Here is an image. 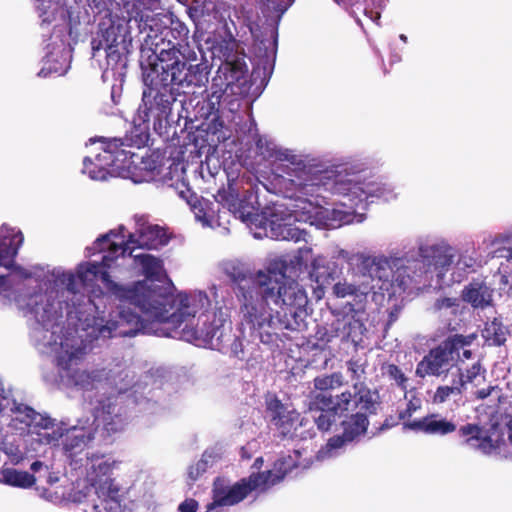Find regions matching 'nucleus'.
I'll return each instance as SVG.
<instances>
[{"label": "nucleus", "mask_w": 512, "mask_h": 512, "mask_svg": "<svg viewBox=\"0 0 512 512\" xmlns=\"http://www.w3.org/2000/svg\"><path fill=\"white\" fill-rule=\"evenodd\" d=\"M19 229L2 225V267L11 275L29 277L25 269L16 266L13 258L23 243ZM33 275L40 281L39 290L29 294L23 308L36 322L32 337L42 353L53 352V343L62 337H86L88 341H107L109 338L94 336L92 330L114 318L108 310L109 297L105 294L85 298L80 293L81 286H89L96 281L84 282L79 273L66 271L62 267L45 269L35 267Z\"/></svg>", "instance_id": "1"}, {"label": "nucleus", "mask_w": 512, "mask_h": 512, "mask_svg": "<svg viewBox=\"0 0 512 512\" xmlns=\"http://www.w3.org/2000/svg\"><path fill=\"white\" fill-rule=\"evenodd\" d=\"M146 283H140L131 297L140 305L141 315L119 313V319H111L106 325L92 330L100 338L131 337L137 333L154 334L194 343L198 346H219L230 331L227 311L218 308L209 311L212 300L200 290L180 292L169 289L150 291Z\"/></svg>", "instance_id": "2"}, {"label": "nucleus", "mask_w": 512, "mask_h": 512, "mask_svg": "<svg viewBox=\"0 0 512 512\" xmlns=\"http://www.w3.org/2000/svg\"><path fill=\"white\" fill-rule=\"evenodd\" d=\"M259 153L266 159L279 162L273 173L272 184L284 197L293 200L290 207L276 204L270 214V219L258 213L257 196L252 190L240 195L229 186L219 192L216 201L227 208L235 218H239L248 226H255L263 232H255L254 237H270L275 240L300 241L305 239L304 229L295 223L294 209L300 200H312L319 195V187L324 172H313L300 156L291 150L278 146L274 141L260 137L256 142Z\"/></svg>", "instance_id": "3"}, {"label": "nucleus", "mask_w": 512, "mask_h": 512, "mask_svg": "<svg viewBox=\"0 0 512 512\" xmlns=\"http://www.w3.org/2000/svg\"><path fill=\"white\" fill-rule=\"evenodd\" d=\"M221 270L235 283L241 293V339L250 342L258 339L271 350L280 348L284 343V330H295L290 318L273 311L269 304L300 306L305 303V296L295 283L288 282L277 286V275L285 269L282 260H268L263 269L245 274L241 266L234 261H224Z\"/></svg>", "instance_id": "4"}, {"label": "nucleus", "mask_w": 512, "mask_h": 512, "mask_svg": "<svg viewBox=\"0 0 512 512\" xmlns=\"http://www.w3.org/2000/svg\"><path fill=\"white\" fill-rule=\"evenodd\" d=\"M418 258L379 255L371 257L363 253L352 254L341 249L338 257L352 264L359 263L362 277L381 282L379 290L389 296L410 295L419 289L424 277L433 271L443 275L454 262V249L444 239H419Z\"/></svg>", "instance_id": "5"}, {"label": "nucleus", "mask_w": 512, "mask_h": 512, "mask_svg": "<svg viewBox=\"0 0 512 512\" xmlns=\"http://www.w3.org/2000/svg\"><path fill=\"white\" fill-rule=\"evenodd\" d=\"M394 187L386 182L366 180L359 172L348 166H339L334 170L324 171L316 198H324L325 192L343 197L342 207L327 209L314 200H300L294 209V216L303 223H309L321 229H335L342 225L361 223L365 214L356 209L365 210L371 199L389 201L396 198Z\"/></svg>", "instance_id": "6"}, {"label": "nucleus", "mask_w": 512, "mask_h": 512, "mask_svg": "<svg viewBox=\"0 0 512 512\" xmlns=\"http://www.w3.org/2000/svg\"><path fill=\"white\" fill-rule=\"evenodd\" d=\"M111 268L104 267V256L101 263L85 262L78 265L79 277L84 282L101 281L103 286L111 293L107 306L114 312L115 320L119 319V313L123 311L125 316L135 314L126 310V305H133L140 310V305L131 297L140 283H146L150 291L169 289L164 285H156L155 282L165 284L168 281L163 261L147 253H126V260L118 259L111 262Z\"/></svg>", "instance_id": "7"}, {"label": "nucleus", "mask_w": 512, "mask_h": 512, "mask_svg": "<svg viewBox=\"0 0 512 512\" xmlns=\"http://www.w3.org/2000/svg\"><path fill=\"white\" fill-rule=\"evenodd\" d=\"M105 342L102 340L90 342L86 337H62L60 342L53 343V352L49 354L58 368V376L44 375V379L52 384L81 391H91L107 384L122 392L124 388L120 384L124 380V369L120 366L115 371L112 369L107 371L105 368L91 370L76 368L88 351Z\"/></svg>", "instance_id": "8"}, {"label": "nucleus", "mask_w": 512, "mask_h": 512, "mask_svg": "<svg viewBox=\"0 0 512 512\" xmlns=\"http://www.w3.org/2000/svg\"><path fill=\"white\" fill-rule=\"evenodd\" d=\"M11 486L34 489L36 494L47 501L81 503L93 490L97 500L94 512H125L121 501L128 493L118 482H4Z\"/></svg>", "instance_id": "9"}, {"label": "nucleus", "mask_w": 512, "mask_h": 512, "mask_svg": "<svg viewBox=\"0 0 512 512\" xmlns=\"http://www.w3.org/2000/svg\"><path fill=\"white\" fill-rule=\"evenodd\" d=\"M126 228L119 225L108 233L98 237L92 246L87 247L88 256L96 253L104 254V267L111 268V262L118 259L126 260V253H134L136 248L158 249L168 242L162 228L150 225L141 219L136 223V231L126 235Z\"/></svg>", "instance_id": "10"}, {"label": "nucleus", "mask_w": 512, "mask_h": 512, "mask_svg": "<svg viewBox=\"0 0 512 512\" xmlns=\"http://www.w3.org/2000/svg\"><path fill=\"white\" fill-rule=\"evenodd\" d=\"M120 139L91 138L87 146L89 155L83 160L82 172L90 179L105 181L110 177L135 179V155L123 148Z\"/></svg>", "instance_id": "11"}, {"label": "nucleus", "mask_w": 512, "mask_h": 512, "mask_svg": "<svg viewBox=\"0 0 512 512\" xmlns=\"http://www.w3.org/2000/svg\"><path fill=\"white\" fill-rule=\"evenodd\" d=\"M274 260H282L285 262V269L277 275V286L282 285L283 283L292 282L295 283L298 288L303 292L305 296V303L300 306H286V305H278V311H281V315L286 318L294 319L291 320L295 329H297L298 323L296 322V318L301 316L304 312L305 307L308 303V297L303 289V287L294 279L291 278L292 275H297L301 273L303 268H307L308 263L310 262V271L309 275L311 280L315 281L319 287L324 286L329 283L330 273L327 264L326 257L323 255H314L312 248L310 247H302L299 248L298 251L294 255H285L275 257Z\"/></svg>", "instance_id": "12"}, {"label": "nucleus", "mask_w": 512, "mask_h": 512, "mask_svg": "<svg viewBox=\"0 0 512 512\" xmlns=\"http://www.w3.org/2000/svg\"><path fill=\"white\" fill-rule=\"evenodd\" d=\"M166 46L161 49L157 46L155 50L156 62L159 64V68L162 69L163 77L161 80H157L158 83H173L177 86H200L206 79L202 65H187L186 60L190 59L189 56H186L170 42Z\"/></svg>", "instance_id": "13"}, {"label": "nucleus", "mask_w": 512, "mask_h": 512, "mask_svg": "<svg viewBox=\"0 0 512 512\" xmlns=\"http://www.w3.org/2000/svg\"><path fill=\"white\" fill-rule=\"evenodd\" d=\"M162 69L155 61L143 71V82L146 89L143 91V103L147 109V120L153 118L161 122L166 119L171 111V100L169 86L173 83H158L161 80Z\"/></svg>", "instance_id": "14"}, {"label": "nucleus", "mask_w": 512, "mask_h": 512, "mask_svg": "<svg viewBox=\"0 0 512 512\" xmlns=\"http://www.w3.org/2000/svg\"><path fill=\"white\" fill-rule=\"evenodd\" d=\"M375 402L369 391L360 390L352 394L350 391L342 392L335 397L324 393H312L309 401V410H330L334 414L343 415L345 412L358 411L371 412Z\"/></svg>", "instance_id": "15"}, {"label": "nucleus", "mask_w": 512, "mask_h": 512, "mask_svg": "<svg viewBox=\"0 0 512 512\" xmlns=\"http://www.w3.org/2000/svg\"><path fill=\"white\" fill-rule=\"evenodd\" d=\"M460 338H447L417 364L415 374L420 378L447 374L453 366V351L461 344Z\"/></svg>", "instance_id": "16"}, {"label": "nucleus", "mask_w": 512, "mask_h": 512, "mask_svg": "<svg viewBox=\"0 0 512 512\" xmlns=\"http://www.w3.org/2000/svg\"><path fill=\"white\" fill-rule=\"evenodd\" d=\"M39 414L34 409L18 403L12 396L2 395V424H5L11 433L20 436L28 434Z\"/></svg>", "instance_id": "17"}, {"label": "nucleus", "mask_w": 512, "mask_h": 512, "mask_svg": "<svg viewBox=\"0 0 512 512\" xmlns=\"http://www.w3.org/2000/svg\"><path fill=\"white\" fill-rule=\"evenodd\" d=\"M248 72L247 65L243 60L226 61L217 70L212 79L211 102L219 104L224 94L236 83L245 79Z\"/></svg>", "instance_id": "18"}, {"label": "nucleus", "mask_w": 512, "mask_h": 512, "mask_svg": "<svg viewBox=\"0 0 512 512\" xmlns=\"http://www.w3.org/2000/svg\"><path fill=\"white\" fill-rule=\"evenodd\" d=\"M295 455H288L278 459L272 469L260 472L263 466V458L259 457L254 461L252 465V471L247 480H283L285 477H297L299 476L298 470L300 468H307L306 465L297 463L296 458L299 455L298 451H295Z\"/></svg>", "instance_id": "19"}, {"label": "nucleus", "mask_w": 512, "mask_h": 512, "mask_svg": "<svg viewBox=\"0 0 512 512\" xmlns=\"http://www.w3.org/2000/svg\"><path fill=\"white\" fill-rule=\"evenodd\" d=\"M93 423L96 425L94 435L105 443H110L113 436L122 432L126 424L119 408L111 403L97 408Z\"/></svg>", "instance_id": "20"}, {"label": "nucleus", "mask_w": 512, "mask_h": 512, "mask_svg": "<svg viewBox=\"0 0 512 512\" xmlns=\"http://www.w3.org/2000/svg\"><path fill=\"white\" fill-rule=\"evenodd\" d=\"M65 426L62 422L49 417L46 414H39L28 433L32 442L40 445L56 447L64 437Z\"/></svg>", "instance_id": "21"}, {"label": "nucleus", "mask_w": 512, "mask_h": 512, "mask_svg": "<svg viewBox=\"0 0 512 512\" xmlns=\"http://www.w3.org/2000/svg\"><path fill=\"white\" fill-rule=\"evenodd\" d=\"M267 410L270 413L272 423L283 436L293 437L296 435L298 426L302 425V420H300L297 411L288 410L276 398H270L267 401Z\"/></svg>", "instance_id": "22"}, {"label": "nucleus", "mask_w": 512, "mask_h": 512, "mask_svg": "<svg viewBox=\"0 0 512 512\" xmlns=\"http://www.w3.org/2000/svg\"><path fill=\"white\" fill-rule=\"evenodd\" d=\"M256 64L252 72V76L256 79L262 77L263 80L270 78L275 58H276V40L265 39L261 40L255 46Z\"/></svg>", "instance_id": "23"}, {"label": "nucleus", "mask_w": 512, "mask_h": 512, "mask_svg": "<svg viewBox=\"0 0 512 512\" xmlns=\"http://www.w3.org/2000/svg\"><path fill=\"white\" fill-rule=\"evenodd\" d=\"M405 427L431 435H446L456 430V425L445 418L431 414L426 417L412 420L405 424Z\"/></svg>", "instance_id": "24"}, {"label": "nucleus", "mask_w": 512, "mask_h": 512, "mask_svg": "<svg viewBox=\"0 0 512 512\" xmlns=\"http://www.w3.org/2000/svg\"><path fill=\"white\" fill-rule=\"evenodd\" d=\"M462 437L465 438L464 444L473 450L483 454H489L495 449V445L482 427L476 424H467L459 430Z\"/></svg>", "instance_id": "25"}, {"label": "nucleus", "mask_w": 512, "mask_h": 512, "mask_svg": "<svg viewBox=\"0 0 512 512\" xmlns=\"http://www.w3.org/2000/svg\"><path fill=\"white\" fill-rule=\"evenodd\" d=\"M64 436L63 451L71 458L82 452L87 444L96 437L84 426L66 428Z\"/></svg>", "instance_id": "26"}, {"label": "nucleus", "mask_w": 512, "mask_h": 512, "mask_svg": "<svg viewBox=\"0 0 512 512\" xmlns=\"http://www.w3.org/2000/svg\"><path fill=\"white\" fill-rule=\"evenodd\" d=\"M191 211L196 221L201 223L203 227L215 228L219 226V215H216L215 205L207 199L195 198L193 202H189Z\"/></svg>", "instance_id": "27"}, {"label": "nucleus", "mask_w": 512, "mask_h": 512, "mask_svg": "<svg viewBox=\"0 0 512 512\" xmlns=\"http://www.w3.org/2000/svg\"><path fill=\"white\" fill-rule=\"evenodd\" d=\"M381 282L375 280L371 281V278L363 277V281L360 283H349L347 281H340L333 286V293L339 298H345L348 296L366 295L370 290L379 289Z\"/></svg>", "instance_id": "28"}, {"label": "nucleus", "mask_w": 512, "mask_h": 512, "mask_svg": "<svg viewBox=\"0 0 512 512\" xmlns=\"http://www.w3.org/2000/svg\"><path fill=\"white\" fill-rule=\"evenodd\" d=\"M462 298L473 307H485L492 301L491 289L482 282H472L462 291Z\"/></svg>", "instance_id": "29"}, {"label": "nucleus", "mask_w": 512, "mask_h": 512, "mask_svg": "<svg viewBox=\"0 0 512 512\" xmlns=\"http://www.w3.org/2000/svg\"><path fill=\"white\" fill-rule=\"evenodd\" d=\"M68 52L61 45V48L56 52H48L46 55V61L44 67L39 71L38 75L41 77H47L48 75H64L68 70Z\"/></svg>", "instance_id": "30"}, {"label": "nucleus", "mask_w": 512, "mask_h": 512, "mask_svg": "<svg viewBox=\"0 0 512 512\" xmlns=\"http://www.w3.org/2000/svg\"><path fill=\"white\" fill-rule=\"evenodd\" d=\"M367 412L357 411L342 421V436L349 442L365 434L368 427Z\"/></svg>", "instance_id": "31"}, {"label": "nucleus", "mask_w": 512, "mask_h": 512, "mask_svg": "<svg viewBox=\"0 0 512 512\" xmlns=\"http://www.w3.org/2000/svg\"><path fill=\"white\" fill-rule=\"evenodd\" d=\"M41 24H51L63 17V9L59 0H31Z\"/></svg>", "instance_id": "32"}, {"label": "nucleus", "mask_w": 512, "mask_h": 512, "mask_svg": "<svg viewBox=\"0 0 512 512\" xmlns=\"http://www.w3.org/2000/svg\"><path fill=\"white\" fill-rule=\"evenodd\" d=\"M116 42L117 37L114 28L106 29V31L102 35V39L92 40L93 55L96 56V53L99 50L104 49L106 52V56L108 58V62L118 61L121 55L116 49Z\"/></svg>", "instance_id": "33"}, {"label": "nucleus", "mask_w": 512, "mask_h": 512, "mask_svg": "<svg viewBox=\"0 0 512 512\" xmlns=\"http://www.w3.org/2000/svg\"><path fill=\"white\" fill-rule=\"evenodd\" d=\"M117 466L118 463L109 456L93 454L88 457V473L91 477L109 476Z\"/></svg>", "instance_id": "34"}, {"label": "nucleus", "mask_w": 512, "mask_h": 512, "mask_svg": "<svg viewBox=\"0 0 512 512\" xmlns=\"http://www.w3.org/2000/svg\"><path fill=\"white\" fill-rule=\"evenodd\" d=\"M487 249L491 250L493 257L506 258L512 260V237L508 235H498L489 237L483 241Z\"/></svg>", "instance_id": "35"}, {"label": "nucleus", "mask_w": 512, "mask_h": 512, "mask_svg": "<svg viewBox=\"0 0 512 512\" xmlns=\"http://www.w3.org/2000/svg\"><path fill=\"white\" fill-rule=\"evenodd\" d=\"M459 376L457 381L461 384L463 390L466 389L468 384L474 386L480 385L485 380V370L482 368L480 360L477 359L472 363L471 367L464 368L462 365L459 366Z\"/></svg>", "instance_id": "36"}, {"label": "nucleus", "mask_w": 512, "mask_h": 512, "mask_svg": "<svg viewBox=\"0 0 512 512\" xmlns=\"http://www.w3.org/2000/svg\"><path fill=\"white\" fill-rule=\"evenodd\" d=\"M508 335V329L502 322L494 318L487 322L482 331V336L489 345L500 346L505 343Z\"/></svg>", "instance_id": "37"}, {"label": "nucleus", "mask_w": 512, "mask_h": 512, "mask_svg": "<svg viewBox=\"0 0 512 512\" xmlns=\"http://www.w3.org/2000/svg\"><path fill=\"white\" fill-rule=\"evenodd\" d=\"M349 442L342 436L331 437L327 443L317 452L318 460H328L337 457L344 452Z\"/></svg>", "instance_id": "38"}, {"label": "nucleus", "mask_w": 512, "mask_h": 512, "mask_svg": "<svg viewBox=\"0 0 512 512\" xmlns=\"http://www.w3.org/2000/svg\"><path fill=\"white\" fill-rule=\"evenodd\" d=\"M476 334L472 333L469 335H460L456 334L453 336H450L449 338H460L461 344L453 351V361L455 359L459 363V366L464 364V361L466 359H472L473 358V351L469 348L471 344L476 340Z\"/></svg>", "instance_id": "39"}, {"label": "nucleus", "mask_w": 512, "mask_h": 512, "mask_svg": "<svg viewBox=\"0 0 512 512\" xmlns=\"http://www.w3.org/2000/svg\"><path fill=\"white\" fill-rule=\"evenodd\" d=\"M343 385V375L341 373H332L330 375L318 376L314 379V388L318 393L327 394L328 391L335 390Z\"/></svg>", "instance_id": "40"}, {"label": "nucleus", "mask_w": 512, "mask_h": 512, "mask_svg": "<svg viewBox=\"0 0 512 512\" xmlns=\"http://www.w3.org/2000/svg\"><path fill=\"white\" fill-rule=\"evenodd\" d=\"M462 392L463 389L461 387V384H459L457 379H454L452 385L438 387L434 394L433 400L435 403H443L451 396L461 395Z\"/></svg>", "instance_id": "41"}, {"label": "nucleus", "mask_w": 512, "mask_h": 512, "mask_svg": "<svg viewBox=\"0 0 512 512\" xmlns=\"http://www.w3.org/2000/svg\"><path fill=\"white\" fill-rule=\"evenodd\" d=\"M215 456L212 451H205L201 457V459L191 467L189 475L191 478L196 479L214 463Z\"/></svg>", "instance_id": "42"}, {"label": "nucleus", "mask_w": 512, "mask_h": 512, "mask_svg": "<svg viewBox=\"0 0 512 512\" xmlns=\"http://www.w3.org/2000/svg\"><path fill=\"white\" fill-rule=\"evenodd\" d=\"M476 266V259L467 254H461L455 263L454 269L459 272V277L463 274L474 271Z\"/></svg>", "instance_id": "43"}, {"label": "nucleus", "mask_w": 512, "mask_h": 512, "mask_svg": "<svg viewBox=\"0 0 512 512\" xmlns=\"http://www.w3.org/2000/svg\"><path fill=\"white\" fill-rule=\"evenodd\" d=\"M335 336L342 337V338H349L352 335V321L349 317H342L337 319L332 324Z\"/></svg>", "instance_id": "44"}, {"label": "nucleus", "mask_w": 512, "mask_h": 512, "mask_svg": "<svg viewBox=\"0 0 512 512\" xmlns=\"http://www.w3.org/2000/svg\"><path fill=\"white\" fill-rule=\"evenodd\" d=\"M386 374L389 376L390 379L395 381V383L403 390L406 391L407 384H408V378L405 376V374L402 372V370L394 365L389 364L386 367Z\"/></svg>", "instance_id": "45"}, {"label": "nucleus", "mask_w": 512, "mask_h": 512, "mask_svg": "<svg viewBox=\"0 0 512 512\" xmlns=\"http://www.w3.org/2000/svg\"><path fill=\"white\" fill-rule=\"evenodd\" d=\"M320 414L315 417V423L319 430L327 431L331 428L333 422L335 421V415L333 411L330 410H319Z\"/></svg>", "instance_id": "46"}, {"label": "nucleus", "mask_w": 512, "mask_h": 512, "mask_svg": "<svg viewBox=\"0 0 512 512\" xmlns=\"http://www.w3.org/2000/svg\"><path fill=\"white\" fill-rule=\"evenodd\" d=\"M5 454L9 458L10 462L13 464L19 463L23 458V453L19 446H6L4 449Z\"/></svg>", "instance_id": "47"}, {"label": "nucleus", "mask_w": 512, "mask_h": 512, "mask_svg": "<svg viewBox=\"0 0 512 512\" xmlns=\"http://www.w3.org/2000/svg\"><path fill=\"white\" fill-rule=\"evenodd\" d=\"M199 508L198 501L193 498H186L178 506L179 512H197Z\"/></svg>", "instance_id": "48"}, {"label": "nucleus", "mask_w": 512, "mask_h": 512, "mask_svg": "<svg viewBox=\"0 0 512 512\" xmlns=\"http://www.w3.org/2000/svg\"><path fill=\"white\" fill-rule=\"evenodd\" d=\"M2 472L4 476L2 480H35L33 475H28L27 473L21 475L17 471H10L8 469Z\"/></svg>", "instance_id": "49"}, {"label": "nucleus", "mask_w": 512, "mask_h": 512, "mask_svg": "<svg viewBox=\"0 0 512 512\" xmlns=\"http://www.w3.org/2000/svg\"><path fill=\"white\" fill-rule=\"evenodd\" d=\"M458 305V300L456 298H442L438 299L435 303V308L437 310H442L444 308H454Z\"/></svg>", "instance_id": "50"}, {"label": "nucleus", "mask_w": 512, "mask_h": 512, "mask_svg": "<svg viewBox=\"0 0 512 512\" xmlns=\"http://www.w3.org/2000/svg\"><path fill=\"white\" fill-rule=\"evenodd\" d=\"M420 406H421L420 399L414 398V399L410 400L408 403L407 411L405 413H400V417L404 418V417H406V414L408 416H410L413 412H415L417 409H419Z\"/></svg>", "instance_id": "51"}, {"label": "nucleus", "mask_w": 512, "mask_h": 512, "mask_svg": "<svg viewBox=\"0 0 512 512\" xmlns=\"http://www.w3.org/2000/svg\"><path fill=\"white\" fill-rule=\"evenodd\" d=\"M493 393H497V387L495 386H489L487 389H481L476 392V395L479 399L487 398L488 396L492 395Z\"/></svg>", "instance_id": "52"}, {"label": "nucleus", "mask_w": 512, "mask_h": 512, "mask_svg": "<svg viewBox=\"0 0 512 512\" xmlns=\"http://www.w3.org/2000/svg\"><path fill=\"white\" fill-rule=\"evenodd\" d=\"M254 447H256V443L255 442H250L246 446L242 447L241 448V455H242V457L243 458H250V455L247 454V451L248 450H252Z\"/></svg>", "instance_id": "53"}, {"label": "nucleus", "mask_w": 512, "mask_h": 512, "mask_svg": "<svg viewBox=\"0 0 512 512\" xmlns=\"http://www.w3.org/2000/svg\"><path fill=\"white\" fill-rule=\"evenodd\" d=\"M338 5L348 8L359 3L360 0H334Z\"/></svg>", "instance_id": "54"}, {"label": "nucleus", "mask_w": 512, "mask_h": 512, "mask_svg": "<svg viewBox=\"0 0 512 512\" xmlns=\"http://www.w3.org/2000/svg\"><path fill=\"white\" fill-rule=\"evenodd\" d=\"M365 15L368 16L373 22H377L380 19V12H373L365 9Z\"/></svg>", "instance_id": "55"}, {"label": "nucleus", "mask_w": 512, "mask_h": 512, "mask_svg": "<svg viewBox=\"0 0 512 512\" xmlns=\"http://www.w3.org/2000/svg\"><path fill=\"white\" fill-rule=\"evenodd\" d=\"M44 467V464L41 462V461H35L31 464V470L33 472H37L39 471L40 469H42Z\"/></svg>", "instance_id": "56"}, {"label": "nucleus", "mask_w": 512, "mask_h": 512, "mask_svg": "<svg viewBox=\"0 0 512 512\" xmlns=\"http://www.w3.org/2000/svg\"><path fill=\"white\" fill-rule=\"evenodd\" d=\"M372 5L377 8L381 9L385 6V0H371Z\"/></svg>", "instance_id": "57"}, {"label": "nucleus", "mask_w": 512, "mask_h": 512, "mask_svg": "<svg viewBox=\"0 0 512 512\" xmlns=\"http://www.w3.org/2000/svg\"><path fill=\"white\" fill-rule=\"evenodd\" d=\"M210 294H211V297L213 298V300H216V298H217V289L215 287H212L210 289Z\"/></svg>", "instance_id": "58"}, {"label": "nucleus", "mask_w": 512, "mask_h": 512, "mask_svg": "<svg viewBox=\"0 0 512 512\" xmlns=\"http://www.w3.org/2000/svg\"><path fill=\"white\" fill-rule=\"evenodd\" d=\"M501 282H502L503 284H507V283H508V277H507V275H505V274H502V275H501Z\"/></svg>", "instance_id": "59"}, {"label": "nucleus", "mask_w": 512, "mask_h": 512, "mask_svg": "<svg viewBox=\"0 0 512 512\" xmlns=\"http://www.w3.org/2000/svg\"><path fill=\"white\" fill-rule=\"evenodd\" d=\"M399 38H400L403 42H406V41H407V37H406V35H404V34H401V35L399 36Z\"/></svg>", "instance_id": "60"}, {"label": "nucleus", "mask_w": 512, "mask_h": 512, "mask_svg": "<svg viewBox=\"0 0 512 512\" xmlns=\"http://www.w3.org/2000/svg\"><path fill=\"white\" fill-rule=\"evenodd\" d=\"M4 278H5V276L2 274V282H1L2 287H3V286H4V284H5V279H4Z\"/></svg>", "instance_id": "61"}, {"label": "nucleus", "mask_w": 512, "mask_h": 512, "mask_svg": "<svg viewBox=\"0 0 512 512\" xmlns=\"http://www.w3.org/2000/svg\"><path fill=\"white\" fill-rule=\"evenodd\" d=\"M179 2L185 3L187 0H178Z\"/></svg>", "instance_id": "62"}, {"label": "nucleus", "mask_w": 512, "mask_h": 512, "mask_svg": "<svg viewBox=\"0 0 512 512\" xmlns=\"http://www.w3.org/2000/svg\"><path fill=\"white\" fill-rule=\"evenodd\" d=\"M176 48L178 49V47H176ZM181 49H183V46H180V48H179V50H180L181 52H183Z\"/></svg>", "instance_id": "63"}]
</instances>
